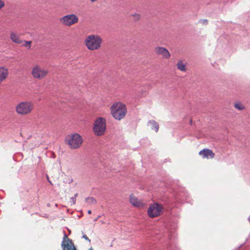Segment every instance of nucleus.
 Masks as SVG:
<instances>
[{
    "label": "nucleus",
    "instance_id": "obj_1",
    "mask_svg": "<svg viewBox=\"0 0 250 250\" xmlns=\"http://www.w3.org/2000/svg\"><path fill=\"white\" fill-rule=\"evenodd\" d=\"M103 39L98 34H90L85 37L84 42L86 48L90 51L100 49L103 43Z\"/></svg>",
    "mask_w": 250,
    "mask_h": 250
},
{
    "label": "nucleus",
    "instance_id": "obj_2",
    "mask_svg": "<svg viewBox=\"0 0 250 250\" xmlns=\"http://www.w3.org/2000/svg\"><path fill=\"white\" fill-rule=\"evenodd\" d=\"M110 112L113 118L121 120L125 118L127 113L126 107L121 102L114 103L110 107Z\"/></svg>",
    "mask_w": 250,
    "mask_h": 250
},
{
    "label": "nucleus",
    "instance_id": "obj_3",
    "mask_svg": "<svg viewBox=\"0 0 250 250\" xmlns=\"http://www.w3.org/2000/svg\"><path fill=\"white\" fill-rule=\"evenodd\" d=\"M34 108V104L31 101H26L18 104L15 107V111L18 115L24 116L30 114Z\"/></svg>",
    "mask_w": 250,
    "mask_h": 250
},
{
    "label": "nucleus",
    "instance_id": "obj_4",
    "mask_svg": "<svg viewBox=\"0 0 250 250\" xmlns=\"http://www.w3.org/2000/svg\"><path fill=\"white\" fill-rule=\"evenodd\" d=\"M65 142L70 148L77 149L81 146L83 143V139L79 134L74 133L67 135Z\"/></svg>",
    "mask_w": 250,
    "mask_h": 250
},
{
    "label": "nucleus",
    "instance_id": "obj_5",
    "mask_svg": "<svg viewBox=\"0 0 250 250\" xmlns=\"http://www.w3.org/2000/svg\"><path fill=\"white\" fill-rule=\"evenodd\" d=\"M106 129V121L103 117H99L95 121L93 130L97 136L103 135Z\"/></svg>",
    "mask_w": 250,
    "mask_h": 250
},
{
    "label": "nucleus",
    "instance_id": "obj_6",
    "mask_svg": "<svg viewBox=\"0 0 250 250\" xmlns=\"http://www.w3.org/2000/svg\"><path fill=\"white\" fill-rule=\"evenodd\" d=\"M48 74L49 70L48 69L42 67L38 64L34 65L31 70L32 77L37 80H42L46 78Z\"/></svg>",
    "mask_w": 250,
    "mask_h": 250
},
{
    "label": "nucleus",
    "instance_id": "obj_7",
    "mask_svg": "<svg viewBox=\"0 0 250 250\" xmlns=\"http://www.w3.org/2000/svg\"><path fill=\"white\" fill-rule=\"evenodd\" d=\"M59 21L62 25L70 27L79 22V18L76 14H71L60 18Z\"/></svg>",
    "mask_w": 250,
    "mask_h": 250
},
{
    "label": "nucleus",
    "instance_id": "obj_8",
    "mask_svg": "<svg viewBox=\"0 0 250 250\" xmlns=\"http://www.w3.org/2000/svg\"><path fill=\"white\" fill-rule=\"evenodd\" d=\"M163 207L162 205L155 203L150 205L147 210L149 217L154 218L160 216L163 212Z\"/></svg>",
    "mask_w": 250,
    "mask_h": 250
},
{
    "label": "nucleus",
    "instance_id": "obj_9",
    "mask_svg": "<svg viewBox=\"0 0 250 250\" xmlns=\"http://www.w3.org/2000/svg\"><path fill=\"white\" fill-rule=\"evenodd\" d=\"M63 250H77L72 241L65 234L61 244Z\"/></svg>",
    "mask_w": 250,
    "mask_h": 250
},
{
    "label": "nucleus",
    "instance_id": "obj_10",
    "mask_svg": "<svg viewBox=\"0 0 250 250\" xmlns=\"http://www.w3.org/2000/svg\"><path fill=\"white\" fill-rule=\"evenodd\" d=\"M154 52L158 55H160L163 59H169L171 54L168 50L164 47L157 46L154 48Z\"/></svg>",
    "mask_w": 250,
    "mask_h": 250
},
{
    "label": "nucleus",
    "instance_id": "obj_11",
    "mask_svg": "<svg viewBox=\"0 0 250 250\" xmlns=\"http://www.w3.org/2000/svg\"><path fill=\"white\" fill-rule=\"evenodd\" d=\"M129 202L130 204L134 207L142 208H143L145 204L141 200H139L135 196L131 194L129 197Z\"/></svg>",
    "mask_w": 250,
    "mask_h": 250
},
{
    "label": "nucleus",
    "instance_id": "obj_12",
    "mask_svg": "<svg viewBox=\"0 0 250 250\" xmlns=\"http://www.w3.org/2000/svg\"><path fill=\"white\" fill-rule=\"evenodd\" d=\"M199 154L202 156L203 158L213 159L214 158L215 153L212 150L205 148L199 152Z\"/></svg>",
    "mask_w": 250,
    "mask_h": 250
},
{
    "label": "nucleus",
    "instance_id": "obj_13",
    "mask_svg": "<svg viewBox=\"0 0 250 250\" xmlns=\"http://www.w3.org/2000/svg\"><path fill=\"white\" fill-rule=\"evenodd\" d=\"M10 39L15 44H21L22 43V40L21 38L20 35L15 32H11Z\"/></svg>",
    "mask_w": 250,
    "mask_h": 250
},
{
    "label": "nucleus",
    "instance_id": "obj_14",
    "mask_svg": "<svg viewBox=\"0 0 250 250\" xmlns=\"http://www.w3.org/2000/svg\"><path fill=\"white\" fill-rule=\"evenodd\" d=\"M9 75L8 69L5 67H0V84L5 81Z\"/></svg>",
    "mask_w": 250,
    "mask_h": 250
},
{
    "label": "nucleus",
    "instance_id": "obj_15",
    "mask_svg": "<svg viewBox=\"0 0 250 250\" xmlns=\"http://www.w3.org/2000/svg\"><path fill=\"white\" fill-rule=\"evenodd\" d=\"M176 66L177 69L180 71L185 72L187 71L186 62L184 60H178Z\"/></svg>",
    "mask_w": 250,
    "mask_h": 250
},
{
    "label": "nucleus",
    "instance_id": "obj_16",
    "mask_svg": "<svg viewBox=\"0 0 250 250\" xmlns=\"http://www.w3.org/2000/svg\"><path fill=\"white\" fill-rule=\"evenodd\" d=\"M234 107L235 109L241 111L245 109V106L240 102H236L234 104Z\"/></svg>",
    "mask_w": 250,
    "mask_h": 250
},
{
    "label": "nucleus",
    "instance_id": "obj_17",
    "mask_svg": "<svg viewBox=\"0 0 250 250\" xmlns=\"http://www.w3.org/2000/svg\"><path fill=\"white\" fill-rule=\"evenodd\" d=\"M32 43V42L31 41H27L22 40V43H21V46L22 47H25L27 49H29L31 48Z\"/></svg>",
    "mask_w": 250,
    "mask_h": 250
},
{
    "label": "nucleus",
    "instance_id": "obj_18",
    "mask_svg": "<svg viewBox=\"0 0 250 250\" xmlns=\"http://www.w3.org/2000/svg\"><path fill=\"white\" fill-rule=\"evenodd\" d=\"M149 124L151 125V128L154 129L156 132H157L159 130V125L155 121H152L149 122Z\"/></svg>",
    "mask_w": 250,
    "mask_h": 250
},
{
    "label": "nucleus",
    "instance_id": "obj_19",
    "mask_svg": "<svg viewBox=\"0 0 250 250\" xmlns=\"http://www.w3.org/2000/svg\"><path fill=\"white\" fill-rule=\"evenodd\" d=\"M85 201L89 205L95 204L97 203L96 200L92 197H89L86 198L85 199Z\"/></svg>",
    "mask_w": 250,
    "mask_h": 250
},
{
    "label": "nucleus",
    "instance_id": "obj_20",
    "mask_svg": "<svg viewBox=\"0 0 250 250\" xmlns=\"http://www.w3.org/2000/svg\"><path fill=\"white\" fill-rule=\"evenodd\" d=\"M131 16L133 18V20L135 21H139L141 18L140 14L137 13L132 14Z\"/></svg>",
    "mask_w": 250,
    "mask_h": 250
},
{
    "label": "nucleus",
    "instance_id": "obj_21",
    "mask_svg": "<svg viewBox=\"0 0 250 250\" xmlns=\"http://www.w3.org/2000/svg\"><path fill=\"white\" fill-rule=\"evenodd\" d=\"M5 5V2L3 0H0V10L2 9Z\"/></svg>",
    "mask_w": 250,
    "mask_h": 250
},
{
    "label": "nucleus",
    "instance_id": "obj_22",
    "mask_svg": "<svg viewBox=\"0 0 250 250\" xmlns=\"http://www.w3.org/2000/svg\"><path fill=\"white\" fill-rule=\"evenodd\" d=\"M83 238L85 239L86 240L88 241L89 242H90V240L85 234H83Z\"/></svg>",
    "mask_w": 250,
    "mask_h": 250
},
{
    "label": "nucleus",
    "instance_id": "obj_23",
    "mask_svg": "<svg viewBox=\"0 0 250 250\" xmlns=\"http://www.w3.org/2000/svg\"><path fill=\"white\" fill-rule=\"evenodd\" d=\"M71 199L72 200L73 204H75L76 203V198L75 197H72Z\"/></svg>",
    "mask_w": 250,
    "mask_h": 250
},
{
    "label": "nucleus",
    "instance_id": "obj_24",
    "mask_svg": "<svg viewBox=\"0 0 250 250\" xmlns=\"http://www.w3.org/2000/svg\"><path fill=\"white\" fill-rule=\"evenodd\" d=\"M100 217V216L99 215L97 218H96V219H94V221H97L98 219V218H99Z\"/></svg>",
    "mask_w": 250,
    "mask_h": 250
},
{
    "label": "nucleus",
    "instance_id": "obj_25",
    "mask_svg": "<svg viewBox=\"0 0 250 250\" xmlns=\"http://www.w3.org/2000/svg\"><path fill=\"white\" fill-rule=\"evenodd\" d=\"M88 214H90L91 213V210H89L88 211Z\"/></svg>",
    "mask_w": 250,
    "mask_h": 250
},
{
    "label": "nucleus",
    "instance_id": "obj_26",
    "mask_svg": "<svg viewBox=\"0 0 250 250\" xmlns=\"http://www.w3.org/2000/svg\"><path fill=\"white\" fill-rule=\"evenodd\" d=\"M78 196V193H76L75 194L74 197L75 198H76V197Z\"/></svg>",
    "mask_w": 250,
    "mask_h": 250
},
{
    "label": "nucleus",
    "instance_id": "obj_27",
    "mask_svg": "<svg viewBox=\"0 0 250 250\" xmlns=\"http://www.w3.org/2000/svg\"><path fill=\"white\" fill-rule=\"evenodd\" d=\"M101 223H102V224H104V221H101Z\"/></svg>",
    "mask_w": 250,
    "mask_h": 250
}]
</instances>
